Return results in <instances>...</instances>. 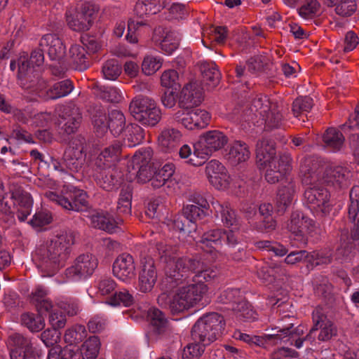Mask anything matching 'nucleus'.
I'll list each match as a JSON object with an SVG mask.
<instances>
[{"instance_id":"0eeeda50","label":"nucleus","mask_w":359,"mask_h":359,"mask_svg":"<svg viewBox=\"0 0 359 359\" xmlns=\"http://www.w3.org/2000/svg\"><path fill=\"white\" fill-rule=\"evenodd\" d=\"M297 319L293 316H285L281 318L277 325L271 328V334H265V341L267 343L278 344L287 343L297 337L304 334L303 326L298 325Z\"/></svg>"},{"instance_id":"3c124183","label":"nucleus","mask_w":359,"mask_h":359,"mask_svg":"<svg viewBox=\"0 0 359 359\" xmlns=\"http://www.w3.org/2000/svg\"><path fill=\"white\" fill-rule=\"evenodd\" d=\"M223 229H215L205 232L201 236L200 243L202 248L209 247L215 248L222 245Z\"/></svg>"},{"instance_id":"dca6fc26","label":"nucleus","mask_w":359,"mask_h":359,"mask_svg":"<svg viewBox=\"0 0 359 359\" xmlns=\"http://www.w3.org/2000/svg\"><path fill=\"white\" fill-rule=\"evenodd\" d=\"M98 262L92 254H83L79 255L71 267L66 269V276L68 278H86L93 274L97 268Z\"/></svg>"},{"instance_id":"ddd939ff","label":"nucleus","mask_w":359,"mask_h":359,"mask_svg":"<svg viewBox=\"0 0 359 359\" xmlns=\"http://www.w3.org/2000/svg\"><path fill=\"white\" fill-rule=\"evenodd\" d=\"M228 141V137L221 131H208L200 137L199 141L196 144V152L202 153L206 158L212 152L222 149Z\"/></svg>"},{"instance_id":"2f4dec72","label":"nucleus","mask_w":359,"mask_h":359,"mask_svg":"<svg viewBox=\"0 0 359 359\" xmlns=\"http://www.w3.org/2000/svg\"><path fill=\"white\" fill-rule=\"evenodd\" d=\"M276 155L273 142L262 138L257 141L256 144L257 162L260 165H267Z\"/></svg>"},{"instance_id":"a878e982","label":"nucleus","mask_w":359,"mask_h":359,"mask_svg":"<svg viewBox=\"0 0 359 359\" xmlns=\"http://www.w3.org/2000/svg\"><path fill=\"white\" fill-rule=\"evenodd\" d=\"M31 64L25 57H20L18 59V79L20 81V85L24 88H34L36 83L34 79H38V74H34V65Z\"/></svg>"},{"instance_id":"5fc2aeb1","label":"nucleus","mask_w":359,"mask_h":359,"mask_svg":"<svg viewBox=\"0 0 359 359\" xmlns=\"http://www.w3.org/2000/svg\"><path fill=\"white\" fill-rule=\"evenodd\" d=\"M194 150L192 153L191 147L188 144H184L179 151V155L180 158L186 159V163L194 165V166H200L205 163V157L202 153L198 152L197 154L196 152V144L194 146Z\"/></svg>"},{"instance_id":"b1692460","label":"nucleus","mask_w":359,"mask_h":359,"mask_svg":"<svg viewBox=\"0 0 359 359\" xmlns=\"http://www.w3.org/2000/svg\"><path fill=\"white\" fill-rule=\"evenodd\" d=\"M39 46L44 48L51 60H60L65 54V46L62 40L55 34L43 35L40 41Z\"/></svg>"},{"instance_id":"c85d7f7f","label":"nucleus","mask_w":359,"mask_h":359,"mask_svg":"<svg viewBox=\"0 0 359 359\" xmlns=\"http://www.w3.org/2000/svg\"><path fill=\"white\" fill-rule=\"evenodd\" d=\"M88 112L90 114L94 126L97 137H102L107 133V123L105 109L97 104L89 106Z\"/></svg>"},{"instance_id":"864d4df0","label":"nucleus","mask_w":359,"mask_h":359,"mask_svg":"<svg viewBox=\"0 0 359 359\" xmlns=\"http://www.w3.org/2000/svg\"><path fill=\"white\" fill-rule=\"evenodd\" d=\"M87 336V331L84 325H75L65 331V341L71 347L73 344L81 342Z\"/></svg>"},{"instance_id":"0e129e2a","label":"nucleus","mask_w":359,"mask_h":359,"mask_svg":"<svg viewBox=\"0 0 359 359\" xmlns=\"http://www.w3.org/2000/svg\"><path fill=\"white\" fill-rule=\"evenodd\" d=\"M320 4L317 0H306L299 8V15L305 19H312L317 16Z\"/></svg>"},{"instance_id":"6e6552de","label":"nucleus","mask_w":359,"mask_h":359,"mask_svg":"<svg viewBox=\"0 0 359 359\" xmlns=\"http://www.w3.org/2000/svg\"><path fill=\"white\" fill-rule=\"evenodd\" d=\"M97 12L94 4L84 2L74 15L67 14V25L76 32L87 31L91 27Z\"/></svg>"},{"instance_id":"7ed1b4c3","label":"nucleus","mask_w":359,"mask_h":359,"mask_svg":"<svg viewBox=\"0 0 359 359\" xmlns=\"http://www.w3.org/2000/svg\"><path fill=\"white\" fill-rule=\"evenodd\" d=\"M225 320L218 313L203 315L191 329V337L195 341L209 345L221 336L224 329Z\"/></svg>"},{"instance_id":"603ef678","label":"nucleus","mask_w":359,"mask_h":359,"mask_svg":"<svg viewBox=\"0 0 359 359\" xmlns=\"http://www.w3.org/2000/svg\"><path fill=\"white\" fill-rule=\"evenodd\" d=\"M9 343L15 348L25 351L29 355L35 353V348L33 346L30 338L20 333H13L9 336Z\"/></svg>"},{"instance_id":"a19ab883","label":"nucleus","mask_w":359,"mask_h":359,"mask_svg":"<svg viewBox=\"0 0 359 359\" xmlns=\"http://www.w3.org/2000/svg\"><path fill=\"white\" fill-rule=\"evenodd\" d=\"M236 318L240 321H251L257 318V313L252 306L243 298L231 308Z\"/></svg>"},{"instance_id":"5701e85b","label":"nucleus","mask_w":359,"mask_h":359,"mask_svg":"<svg viewBox=\"0 0 359 359\" xmlns=\"http://www.w3.org/2000/svg\"><path fill=\"white\" fill-rule=\"evenodd\" d=\"M313 325L316 331L320 330L318 339L321 341H327L337 336V329L334 323L323 314L320 309H316L313 312Z\"/></svg>"},{"instance_id":"f03ea898","label":"nucleus","mask_w":359,"mask_h":359,"mask_svg":"<svg viewBox=\"0 0 359 359\" xmlns=\"http://www.w3.org/2000/svg\"><path fill=\"white\" fill-rule=\"evenodd\" d=\"M76 236V233L71 229L62 231L36 250L38 267L45 276H53L65 266L75 243Z\"/></svg>"},{"instance_id":"e2e57ef3","label":"nucleus","mask_w":359,"mask_h":359,"mask_svg":"<svg viewBox=\"0 0 359 359\" xmlns=\"http://www.w3.org/2000/svg\"><path fill=\"white\" fill-rule=\"evenodd\" d=\"M144 130L137 124H133L128 130L126 142L128 147H133L140 144L144 139Z\"/></svg>"},{"instance_id":"6e6d98bb","label":"nucleus","mask_w":359,"mask_h":359,"mask_svg":"<svg viewBox=\"0 0 359 359\" xmlns=\"http://www.w3.org/2000/svg\"><path fill=\"white\" fill-rule=\"evenodd\" d=\"M313 100L309 96H299L297 97L292 104V111L293 115L298 118L312 109Z\"/></svg>"},{"instance_id":"052dcab7","label":"nucleus","mask_w":359,"mask_h":359,"mask_svg":"<svg viewBox=\"0 0 359 359\" xmlns=\"http://www.w3.org/2000/svg\"><path fill=\"white\" fill-rule=\"evenodd\" d=\"M161 110L157 107L144 114L137 115L136 121L143 126L154 127L161 121Z\"/></svg>"},{"instance_id":"f257e3e1","label":"nucleus","mask_w":359,"mask_h":359,"mask_svg":"<svg viewBox=\"0 0 359 359\" xmlns=\"http://www.w3.org/2000/svg\"><path fill=\"white\" fill-rule=\"evenodd\" d=\"M165 278L162 280L160 287L162 291L158 297L161 306L167 304L168 293L179 285L188 283L190 276L193 282H210L217 276V271L208 267L200 259L189 257H180L175 261L163 266Z\"/></svg>"},{"instance_id":"09e8293b","label":"nucleus","mask_w":359,"mask_h":359,"mask_svg":"<svg viewBox=\"0 0 359 359\" xmlns=\"http://www.w3.org/2000/svg\"><path fill=\"white\" fill-rule=\"evenodd\" d=\"M22 325L32 332H39L45 327V321L39 313H25L21 315Z\"/></svg>"},{"instance_id":"4c0bfd02","label":"nucleus","mask_w":359,"mask_h":359,"mask_svg":"<svg viewBox=\"0 0 359 359\" xmlns=\"http://www.w3.org/2000/svg\"><path fill=\"white\" fill-rule=\"evenodd\" d=\"M181 133L174 128L164 129L158 136V143L165 152L174 149L180 141Z\"/></svg>"},{"instance_id":"412c9836","label":"nucleus","mask_w":359,"mask_h":359,"mask_svg":"<svg viewBox=\"0 0 359 359\" xmlns=\"http://www.w3.org/2000/svg\"><path fill=\"white\" fill-rule=\"evenodd\" d=\"M350 171L342 166H329L324 172V182L334 189H346L350 184Z\"/></svg>"},{"instance_id":"37998d69","label":"nucleus","mask_w":359,"mask_h":359,"mask_svg":"<svg viewBox=\"0 0 359 359\" xmlns=\"http://www.w3.org/2000/svg\"><path fill=\"white\" fill-rule=\"evenodd\" d=\"M164 32L163 29L158 28L154 31V40L155 42L160 41L159 46L162 51L166 54H172L178 47L179 41L175 36V34L172 32H166L165 36L162 40L157 38L158 34Z\"/></svg>"},{"instance_id":"bb28decb","label":"nucleus","mask_w":359,"mask_h":359,"mask_svg":"<svg viewBox=\"0 0 359 359\" xmlns=\"http://www.w3.org/2000/svg\"><path fill=\"white\" fill-rule=\"evenodd\" d=\"M202 76V83L209 89L215 88L221 80V73L217 65L212 61H203L198 63Z\"/></svg>"},{"instance_id":"20e7f679","label":"nucleus","mask_w":359,"mask_h":359,"mask_svg":"<svg viewBox=\"0 0 359 359\" xmlns=\"http://www.w3.org/2000/svg\"><path fill=\"white\" fill-rule=\"evenodd\" d=\"M194 283L180 287L172 299L168 301V297L166 299L167 304L163 306H168L173 314L183 312L194 306L202 299L208 290V287L205 284V282Z\"/></svg>"},{"instance_id":"39448f33","label":"nucleus","mask_w":359,"mask_h":359,"mask_svg":"<svg viewBox=\"0 0 359 359\" xmlns=\"http://www.w3.org/2000/svg\"><path fill=\"white\" fill-rule=\"evenodd\" d=\"M153 149L150 147L141 148L136 151L128 165L130 177H133L140 184L149 182L154 174L151 163Z\"/></svg>"},{"instance_id":"a18cd8bd","label":"nucleus","mask_w":359,"mask_h":359,"mask_svg":"<svg viewBox=\"0 0 359 359\" xmlns=\"http://www.w3.org/2000/svg\"><path fill=\"white\" fill-rule=\"evenodd\" d=\"M316 165V163H313L311 159H305L301 163L300 173L304 185H313L318 180Z\"/></svg>"},{"instance_id":"58836bf2","label":"nucleus","mask_w":359,"mask_h":359,"mask_svg":"<svg viewBox=\"0 0 359 359\" xmlns=\"http://www.w3.org/2000/svg\"><path fill=\"white\" fill-rule=\"evenodd\" d=\"M323 141L327 147L333 151H338L344 146L345 137L339 130L335 128H329L323 135Z\"/></svg>"},{"instance_id":"7c9ffc66","label":"nucleus","mask_w":359,"mask_h":359,"mask_svg":"<svg viewBox=\"0 0 359 359\" xmlns=\"http://www.w3.org/2000/svg\"><path fill=\"white\" fill-rule=\"evenodd\" d=\"M83 46L73 45L69 50V62L72 67L78 71H84L90 66V61Z\"/></svg>"},{"instance_id":"f704fd0d","label":"nucleus","mask_w":359,"mask_h":359,"mask_svg":"<svg viewBox=\"0 0 359 359\" xmlns=\"http://www.w3.org/2000/svg\"><path fill=\"white\" fill-rule=\"evenodd\" d=\"M323 4L327 7H334L335 13L343 18L351 16L358 8L355 0H324Z\"/></svg>"},{"instance_id":"13d9d810","label":"nucleus","mask_w":359,"mask_h":359,"mask_svg":"<svg viewBox=\"0 0 359 359\" xmlns=\"http://www.w3.org/2000/svg\"><path fill=\"white\" fill-rule=\"evenodd\" d=\"M350 204L348 217L351 222H359V187L351 188L349 194Z\"/></svg>"},{"instance_id":"79ce46f5","label":"nucleus","mask_w":359,"mask_h":359,"mask_svg":"<svg viewBox=\"0 0 359 359\" xmlns=\"http://www.w3.org/2000/svg\"><path fill=\"white\" fill-rule=\"evenodd\" d=\"M73 82L70 79H65L55 83L47 91V98L55 100L68 95L74 89Z\"/></svg>"},{"instance_id":"473e14b6","label":"nucleus","mask_w":359,"mask_h":359,"mask_svg":"<svg viewBox=\"0 0 359 359\" xmlns=\"http://www.w3.org/2000/svg\"><path fill=\"white\" fill-rule=\"evenodd\" d=\"M147 321L151 330L156 334H162L168 327V321L165 314L157 308H151L147 311Z\"/></svg>"},{"instance_id":"4d7b16f0","label":"nucleus","mask_w":359,"mask_h":359,"mask_svg":"<svg viewBox=\"0 0 359 359\" xmlns=\"http://www.w3.org/2000/svg\"><path fill=\"white\" fill-rule=\"evenodd\" d=\"M262 120L264 121L266 130H272L281 126L283 123V116L278 106L275 104Z\"/></svg>"},{"instance_id":"4be33fe9","label":"nucleus","mask_w":359,"mask_h":359,"mask_svg":"<svg viewBox=\"0 0 359 359\" xmlns=\"http://www.w3.org/2000/svg\"><path fill=\"white\" fill-rule=\"evenodd\" d=\"M157 280L155 262L151 257H144L142 261V269L139 273V287L142 292H149Z\"/></svg>"},{"instance_id":"c03bdc74","label":"nucleus","mask_w":359,"mask_h":359,"mask_svg":"<svg viewBox=\"0 0 359 359\" xmlns=\"http://www.w3.org/2000/svg\"><path fill=\"white\" fill-rule=\"evenodd\" d=\"M132 199L133 187L130 185L123 186L121 189L117 203V211L119 214L130 215Z\"/></svg>"},{"instance_id":"aec40b11","label":"nucleus","mask_w":359,"mask_h":359,"mask_svg":"<svg viewBox=\"0 0 359 359\" xmlns=\"http://www.w3.org/2000/svg\"><path fill=\"white\" fill-rule=\"evenodd\" d=\"M287 229L297 239L304 240L306 233L313 231V221L299 211L292 212L287 224Z\"/></svg>"},{"instance_id":"2eb2a0df","label":"nucleus","mask_w":359,"mask_h":359,"mask_svg":"<svg viewBox=\"0 0 359 359\" xmlns=\"http://www.w3.org/2000/svg\"><path fill=\"white\" fill-rule=\"evenodd\" d=\"M114 276L118 280L129 283L136 276V266L133 257L128 253L119 255L112 265Z\"/></svg>"},{"instance_id":"c756f323","label":"nucleus","mask_w":359,"mask_h":359,"mask_svg":"<svg viewBox=\"0 0 359 359\" xmlns=\"http://www.w3.org/2000/svg\"><path fill=\"white\" fill-rule=\"evenodd\" d=\"M166 5L167 0H138L134 12L140 18H144L161 12Z\"/></svg>"},{"instance_id":"338daca9","label":"nucleus","mask_w":359,"mask_h":359,"mask_svg":"<svg viewBox=\"0 0 359 359\" xmlns=\"http://www.w3.org/2000/svg\"><path fill=\"white\" fill-rule=\"evenodd\" d=\"M75 355V352L72 347L55 346L48 352V359H72Z\"/></svg>"},{"instance_id":"9b49d317","label":"nucleus","mask_w":359,"mask_h":359,"mask_svg":"<svg viewBox=\"0 0 359 359\" xmlns=\"http://www.w3.org/2000/svg\"><path fill=\"white\" fill-rule=\"evenodd\" d=\"M91 176L97 186L105 191H110L118 187L123 175L112 166L93 165Z\"/></svg>"},{"instance_id":"f8f14e48","label":"nucleus","mask_w":359,"mask_h":359,"mask_svg":"<svg viewBox=\"0 0 359 359\" xmlns=\"http://www.w3.org/2000/svg\"><path fill=\"white\" fill-rule=\"evenodd\" d=\"M173 119L188 130L205 128L210 121V114L200 109H181L173 114Z\"/></svg>"},{"instance_id":"1a4fd4ad","label":"nucleus","mask_w":359,"mask_h":359,"mask_svg":"<svg viewBox=\"0 0 359 359\" xmlns=\"http://www.w3.org/2000/svg\"><path fill=\"white\" fill-rule=\"evenodd\" d=\"M275 104L271 103L266 96L257 95L254 97L249 107L243 111L239 122L242 126L247 123L249 127L258 123L257 118H262Z\"/></svg>"},{"instance_id":"4468645a","label":"nucleus","mask_w":359,"mask_h":359,"mask_svg":"<svg viewBox=\"0 0 359 359\" xmlns=\"http://www.w3.org/2000/svg\"><path fill=\"white\" fill-rule=\"evenodd\" d=\"M59 117L60 133L67 135L77 131L83 118L80 108L74 103L64 106L59 114Z\"/></svg>"},{"instance_id":"e433bc0d","label":"nucleus","mask_w":359,"mask_h":359,"mask_svg":"<svg viewBox=\"0 0 359 359\" xmlns=\"http://www.w3.org/2000/svg\"><path fill=\"white\" fill-rule=\"evenodd\" d=\"M227 159L233 165H236L246 161L250 156L248 146L243 142L235 141L230 147L229 153L226 154Z\"/></svg>"},{"instance_id":"49530a36","label":"nucleus","mask_w":359,"mask_h":359,"mask_svg":"<svg viewBox=\"0 0 359 359\" xmlns=\"http://www.w3.org/2000/svg\"><path fill=\"white\" fill-rule=\"evenodd\" d=\"M95 95L109 102L118 103L121 99V95L118 89L114 86H105L95 84L93 88Z\"/></svg>"},{"instance_id":"69168bd1","label":"nucleus","mask_w":359,"mask_h":359,"mask_svg":"<svg viewBox=\"0 0 359 359\" xmlns=\"http://www.w3.org/2000/svg\"><path fill=\"white\" fill-rule=\"evenodd\" d=\"M183 215L191 224H194L206 215V212L196 205H187L183 208Z\"/></svg>"},{"instance_id":"8fccbe9b","label":"nucleus","mask_w":359,"mask_h":359,"mask_svg":"<svg viewBox=\"0 0 359 359\" xmlns=\"http://www.w3.org/2000/svg\"><path fill=\"white\" fill-rule=\"evenodd\" d=\"M126 118L119 110H112L108 116L107 130H109L114 135H119L124 130Z\"/></svg>"},{"instance_id":"de8ad7c7","label":"nucleus","mask_w":359,"mask_h":359,"mask_svg":"<svg viewBox=\"0 0 359 359\" xmlns=\"http://www.w3.org/2000/svg\"><path fill=\"white\" fill-rule=\"evenodd\" d=\"M160 262L166 266L170 262L175 261L178 257V248L166 243L159 242L156 244Z\"/></svg>"},{"instance_id":"c9c22d12","label":"nucleus","mask_w":359,"mask_h":359,"mask_svg":"<svg viewBox=\"0 0 359 359\" xmlns=\"http://www.w3.org/2000/svg\"><path fill=\"white\" fill-rule=\"evenodd\" d=\"M294 184L288 182L286 185L279 188L276 198V208L279 213H284L291 204L294 194Z\"/></svg>"},{"instance_id":"680f3d73","label":"nucleus","mask_w":359,"mask_h":359,"mask_svg":"<svg viewBox=\"0 0 359 359\" xmlns=\"http://www.w3.org/2000/svg\"><path fill=\"white\" fill-rule=\"evenodd\" d=\"M291 162L292 158L289 154L281 153L278 156L275 155L267 165L277 168L285 175L292 169Z\"/></svg>"},{"instance_id":"774afa93","label":"nucleus","mask_w":359,"mask_h":359,"mask_svg":"<svg viewBox=\"0 0 359 359\" xmlns=\"http://www.w3.org/2000/svg\"><path fill=\"white\" fill-rule=\"evenodd\" d=\"M188 344L183 350L182 359H198L205 351V346L201 342Z\"/></svg>"},{"instance_id":"423d86ee","label":"nucleus","mask_w":359,"mask_h":359,"mask_svg":"<svg viewBox=\"0 0 359 359\" xmlns=\"http://www.w3.org/2000/svg\"><path fill=\"white\" fill-rule=\"evenodd\" d=\"M45 196L66 210L88 212L89 211L90 206L88 196L86 192L81 190L63 189L60 194L53 191H47L45 193Z\"/></svg>"},{"instance_id":"cd10ccee","label":"nucleus","mask_w":359,"mask_h":359,"mask_svg":"<svg viewBox=\"0 0 359 359\" xmlns=\"http://www.w3.org/2000/svg\"><path fill=\"white\" fill-rule=\"evenodd\" d=\"M122 151V144L114 140L112 144L105 147L94 161L93 165L100 167L112 166L119 159Z\"/></svg>"},{"instance_id":"9d476101","label":"nucleus","mask_w":359,"mask_h":359,"mask_svg":"<svg viewBox=\"0 0 359 359\" xmlns=\"http://www.w3.org/2000/svg\"><path fill=\"white\" fill-rule=\"evenodd\" d=\"M330 193L323 187H311L304 191V198L306 203L310 205L318 216L325 217L327 216L332 206L330 204Z\"/></svg>"},{"instance_id":"f3484780","label":"nucleus","mask_w":359,"mask_h":359,"mask_svg":"<svg viewBox=\"0 0 359 359\" xmlns=\"http://www.w3.org/2000/svg\"><path fill=\"white\" fill-rule=\"evenodd\" d=\"M205 174L209 182L217 189H226L230 184L226 168L218 161L211 160L205 165Z\"/></svg>"},{"instance_id":"393cba45","label":"nucleus","mask_w":359,"mask_h":359,"mask_svg":"<svg viewBox=\"0 0 359 359\" xmlns=\"http://www.w3.org/2000/svg\"><path fill=\"white\" fill-rule=\"evenodd\" d=\"M86 217L89 219L90 226L95 229L113 233L118 227V222L107 212L91 210Z\"/></svg>"},{"instance_id":"a211bd4d","label":"nucleus","mask_w":359,"mask_h":359,"mask_svg":"<svg viewBox=\"0 0 359 359\" xmlns=\"http://www.w3.org/2000/svg\"><path fill=\"white\" fill-rule=\"evenodd\" d=\"M11 198L16 209V215L20 222H24L30 215L33 204L30 194L22 187L13 186L11 189Z\"/></svg>"},{"instance_id":"bf43d9fd","label":"nucleus","mask_w":359,"mask_h":359,"mask_svg":"<svg viewBox=\"0 0 359 359\" xmlns=\"http://www.w3.org/2000/svg\"><path fill=\"white\" fill-rule=\"evenodd\" d=\"M122 67L116 59L107 60L102 65V72L105 79L116 80L121 74Z\"/></svg>"},{"instance_id":"ea45409f","label":"nucleus","mask_w":359,"mask_h":359,"mask_svg":"<svg viewBox=\"0 0 359 359\" xmlns=\"http://www.w3.org/2000/svg\"><path fill=\"white\" fill-rule=\"evenodd\" d=\"M66 149L63 154V164L71 172H78L81 170L86 161V154H80L79 151Z\"/></svg>"},{"instance_id":"6ab92c4d","label":"nucleus","mask_w":359,"mask_h":359,"mask_svg":"<svg viewBox=\"0 0 359 359\" xmlns=\"http://www.w3.org/2000/svg\"><path fill=\"white\" fill-rule=\"evenodd\" d=\"M203 98L202 88L196 82H190L181 90L178 106L185 110L194 109L201 104Z\"/></svg>"},{"instance_id":"72a5a7b5","label":"nucleus","mask_w":359,"mask_h":359,"mask_svg":"<svg viewBox=\"0 0 359 359\" xmlns=\"http://www.w3.org/2000/svg\"><path fill=\"white\" fill-rule=\"evenodd\" d=\"M156 107V103L154 100L140 95L135 97L130 102L129 104V111L136 120L137 115H141V114H144Z\"/></svg>"}]
</instances>
